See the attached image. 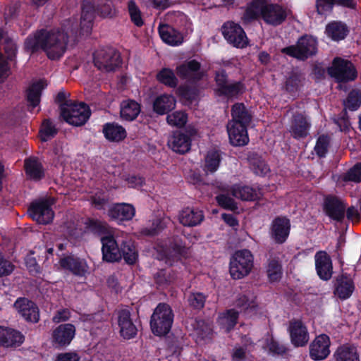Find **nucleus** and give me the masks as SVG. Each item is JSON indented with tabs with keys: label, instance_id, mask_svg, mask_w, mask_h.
Wrapping results in <instances>:
<instances>
[{
	"label": "nucleus",
	"instance_id": "obj_32",
	"mask_svg": "<svg viewBox=\"0 0 361 361\" xmlns=\"http://www.w3.org/2000/svg\"><path fill=\"white\" fill-rule=\"evenodd\" d=\"M26 176L32 180H39L44 176V169L40 161L35 157L25 160Z\"/></svg>",
	"mask_w": 361,
	"mask_h": 361
},
{
	"label": "nucleus",
	"instance_id": "obj_37",
	"mask_svg": "<svg viewBox=\"0 0 361 361\" xmlns=\"http://www.w3.org/2000/svg\"><path fill=\"white\" fill-rule=\"evenodd\" d=\"M140 112V104L133 100H126L121 104V116L126 121L134 120Z\"/></svg>",
	"mask_w": 361,
	"mask_h": 361
},
{
	"label": "nucleus",
	"instance_id": "obj_9",
	"mask_svg": "<svg viewBox=\"0 0 361 361\" xmlns=\"http://www.w3.org/2000/svg\"><path fill=\"white\" fill-rule=\"evenodd\" d=\"M329 73L338 82L353 80L357 77L354 66L348 61L336 58L329 68Z\"/></svg>",
	"mask_w": 361,
	"mask_h": 361
},
{
	"label": "nucleus",
	"instance_id": "obj_3",
	"mask_svg": "<svg viewBox=\"0 0 361 361\" xmlns=\"http://www.w3.org/2000/svg\"><path fill=\"white\" fill-rule=\"evenodd\" d=\"M173 321V314L169 305L159 304L151 317L150 326L154 335L161 336L168 334Z\"/></svg>",
	"mask_w": 361,
	"mask_h": 361
},
{
	"label": "nucleus",
	"instance_id": "obj_54",
	"mask_svg": "<svg viewBox=\"0 0 361 361\" xmlns=\"http://www.w3.org/2000/svg\"><path fill=\"white\" fill-rule=\"evenodd\" d=\"M80 356L75 351H68L56 353L52 361H80Z\"/></svg>",
	"mask_w": 361,
	"mask_h": 361
},
{
	"label": "nucleus",
	"instance_id": "obj_40",
	"mask_svg": "<svg viewBox=\"0 0 361 361\" xmlns=\"http://www.w3.org/2000/svg\"><path fill=\"white\" fill-rule=\"evenodd\" d=\"M221 162V155L217 150L209 151L204 158L203 169L206 173H214L219 167Z\"/></svg>",
	"mask_w": 361,
	"mask_h": 361
},
{
	"label": "nucleus",
	"instance_id": "obj_28",
	"mask_svg": "<svg viewBox=\"0 0 361 361\" xmlns=\"http://www.w3.org/2000/svg\"><path fill=\"white\" fill-rule=\"evenodd\" d=\"M159 32L161 39L171 46H178L183 41V35L168 25H160Z\"/></svg>",
	"mask_w": 361,
	"mask_h": 361
},
{
	"label": "nucleus",
	"instance_id": "obj_43",
	"mask_svg": "<svg viewBox=\"0 0 361 361\" xmlns=\"http://www.w3.org/2000/svg\"><path fill=\"white\" fill-rule=\"evenodd\" d=\"M121 255L125 261L130 264H134L137 259V251L134 244L129 241L123 243L121 247Z\"/></svg>",
	"mask_w": 361,
	"mask_h": 361
},
{
	"label": "nucleus",
	"instance_id": "obj_44",
	"mask_svg": "<svg viewBox=\"0 0 361 361\" xmlns=\"http://www.w3.org/2000/svg\"><path fill=\"white\" fill-rule=\"evenodd\" d=\"M157 78L160 82L171 87H176L178 83V80L174 73L169 68H163L157 74Z\"/></svg>",
	"mask_w": 361,
	"mask_h": 361
},
{
	"label": "nucleus",
	"instance_id": "obj_22",
	"mask_svg": "<svg viewBox=\"0 0 361 361\" xmlns=\"http://www.w3.org/2000/svg\"><path fill=\"white\" fill-rule=\"evenodd\" d=\"M177 74L183 78L200 80L204 75V72L200 70V63L196 60L185 61L176 68Z\"/></svg>",
	"mask_w": 361,
	"mask_h": 361
},
{
	"label": "nucleus",
	"instance_id": "obj_23",
	"mask_svg": "<svg viewBox=\"0 0 361 361\" xmlns=\"http://www.w3.org/2000/svg\"><path fill=\"white\" fill-rule=\"evenodd\" d=\"M310 123L302 114H295L292 120L290 133L295 138L305 137L307 135Z\"/></svg>",
	"mask_w": 361,
	"mask_h": 361
},
{
	"label": "nucleus",
	"instance_id": "obj_24",
	"mask_svg": "<svg viewBox=\"0 0 361 361\" xmlns=\"http://www.w3.org/2000/svg\"><path fill=\"white\" fill-rule=\"evenodd\" d=\"M178 219L185 226H195L203 221L204 214L198 209L187 207L180 212Z\"/></svg>",
	"mask_w": 361,
	"mask_h": 361
},
{
	"label": "nucleus",
	"instance_id": "obj_47",
	"mask_svg": "<svg viewBox=\"0 0 361 361\" xmlns=\"http://www.w3.org/2000/svg\"><path fill=\"white\" fill-rule=\"evenodd\" d=\"M251 343L245 344L243 346H235L233 349L232 357L234 361H244L247 358L249 352L252 350Z\"/></svg>",
	"mask_w": 361,
	"mask_h": 361
},
{
	"label": "nucleus",
	"instance_id": "obj_38",
	"mask_svg": "<svg viewBox=\"0 0 361 361\" xmlns=\"http://www.w3.org/2000/svg\"><path fill=\"white\" fill-rule=\"evenodd\" d=\"M238 312L234 310H229L221 313L218 319V324L224 332H228L233 329L238 319Z\"/></svg>",
	"mask_w": 361,
	"mask_h": 361
},
{
	"label": "nucleus",
	"instance_id": "obj_17",
	"mask_svg": "<svg viewBox=\"0 0 361 361\" xmlns=\"http://www.w3.org/2000/svg\"><path fill=\"white\" fill-rule=\"evenodd\" d=\"M247 126L228 123L227 131L230 142L234 146H243L248 143Z\"/></svg>",
	"mask_w": 361,
	"mask_h": 361
},
{
	"label": "nucleus",
	"instance_id": "obj_6",
	"mask_svg": "<svg viewBox=\"0 0 361 361\" xmlns=\"http://www.w3.org/2000/svg\"><path fill=\"white\" fill-rule=\"evenodd\" d=\"M54 203L52 198L36 201L30 205L29 215L38 224H48L54 219V213L50 207Z\"/></svg>",
	"mask_w": 361,
	"mask_h": 361
},
{
	"label": "nucleus",
	"instance_id": "obj_31",
	"mask_svg": "<svg viewBox=\"0 0 361 361\" xmlns=\"http://www.w3.org/2000/svg\"><path fill=\"white\" fill-rule=\"evenodd\" d=\"M355 289L354 283L351 278L342 276L337 279L334 294L342 300L348 298Z\"/></svg>",
	"mask_w": 361,
	"mask_h": 361
},
{
	"label": "nucleus",
	"instance_id": "obj_61",
	"mask_svg": "<svg viewBox=\"0 0 361 361\" xmlns=\"http://www.w3.org/2000/svg\"><path fill=\"white\" fill-rule=\"evenodd\" d=\"M71 317V312L68 309H60L56 312L52 317L53 322L59 324L68 321Z\"/></svg>",
	"mask_w": 361,
	"mask_h": 361
},
{
	"label": "nucleus",
	"instance_id": "obj_52",
	"mask_svg": "<svg viewBox=\"0 0 361 361\" xmlns=\"http://www.w3.org/2000/svg\"><path fill=\"white\" fill-rule=\"evenodd\" d=\"M236 305L245 310L248 316H252L255 312L257 307L254 300H250L246 296H243L238 299Z\"/></svg>",
	"mask_w": 361,
	"mask_h": 361
},
{
	"label": "nucleus",
	"instance_id": "obj_36",
	"mask_svg": "<svg viewBox=\"0 0 361 361\" xmlns=\"http://www.w3.org/2000/svg\"><path fill=\"white\" fill-rule=\"evenodd\" d=\"M336 361H360L357 348L354 345H343L335 353Z\"/></svg>",
	"mask_w": 361,
	"mask_h": 361
},
{
	"label": "nucleus",
	"instance_id": "obj_12",
	"mask_svg": "<svg viewBox=\"0 0 361 361\" xmlns=\"http://www.w3.org/2000/svg\"><path fill=\"white\" fill-rule=\"evenodd\" d=\"M330 339L325 334L317 336L310 345V356L315 360H323L330 354Z\"/></svg>",
	"mask_w": 361,
	"mask_h": 361
},
{
	"label": "nucleus",
	"instance_id": "obj_11",
	"mask_svg": "<svg viewBox=\"0 0 361 361\" xmlns=\"http://www.w3.org/2000/svg\"><path fill=\"white\" fill-rule=\"evenodd\" d=\"M75 327L73 324L67 323L59 325L51 333V343L55 348L68 346L75 336Z\"/></svg>",
	"mask_w": 361,
	"mask_h": 361
},
{
	"label": "nucleus",
	"instance_id": "obj_51",
	"mask_svg": "<svg viewBox=\"0 0 361 361\" xmlns=\"http://www.w3.org/2000/svg\"><path fill=\"white\" fill-rule=\"evenodd\" d=\"M253 171L259 176H265L269 172V167L261 158L250 159Z\"/></svg>",
	"mask_w": 361,
	"mask_h": 361
},
{
	"label": "nucleus",
	"instance_id": "obj_8",
	"mask_svg": "<svg viewBox=\"0 0 361 361\" xmlns=\"http://www.w3.org/2000/svg\"><path fill=\"white\" fill-rule=\"evenodd\" d=\"M121 56L113 49H101L94 54V63L98 69L109 72L121 64Z\"/></svg>",
	"mask_w": 361,
	"mask_h": 361
},
{
	"label": "nucleus",
	"instance_id": "obj_26",
	"mask_svg": "<svg viewBox=\"0 0 361 361\" xmlns=\"http://www.w3.org/2000/svg\"><path fill=\"white\" fill-rule=\"evenodd\" d=\"M94 16V7L90 2L84 3L80 23V33L81 35H87L90 33Z\"/></svg>",
	"mask_w": 361,
	"mask_h": 361
},
{
	"label": "nucleus",
	"instance_id": "obj_39",
	"mask_svg": "<svg viewBox=\"0 0 361 361\" xmlns=\"http://www.w3.org/2000/svg\"><path fill=\"white\" fill-rule=\"evenodd\" d=\"M337 4L348 8H355L356 3L354 0H317V11L324 14L331 9L333 5Z\"/></svg>",
	"mask_w": 361,
	"mask_h": 361
},
{
	"label": "nucleus",
	"instance_id": "obj_46",
	"mask_svg": "<svg viewBox=\"0 0 361 361\" xmlns=\"http://www.w3.org/2000/svg\"><path fill=\"white\" fill-rule=\"evenodd\" d=\"M343 104L345 109L356 110L361 105V92L357 90L351 91Z\"/></svg>",
	"mask_w": 361,
	"mask_h": 361
},
{
	"label": "nucleus",
	"instance_id": "obj_7",
	"mask_svg": "<svg viewBox=\"0 0 361 361\" xmlns=\"http://www.w3.org/2000/svg\"><path fill=\"white\" fill-rule=\"evenodd\" d=\"M317 51V40L311 36L301 37L295 47L292 46L282 50L291 56L299 59H305L315 54Z\"/></svg>",
	"mask_w": 361,
	"mask_h": 361
},
{
	"label": "nucleus",
	"instance_id": "obj_16",
	"mask_svg": "<svg viewBox=\"0 0 361 361\" xmlns=\"http://www.w3.org/2000/svg\"><path fill=\"white\" fill-rule=\"evenodd\" d=\"M288 330L291 342L295 346H304L308 342L309 334L306 326L301 321H291Z\"/></svg>",
	"mask_w": 361,
	"mask_h": 361
},
{
	"label": "nucleus",
	"instance_id": "obj_19",
	"mask_svg": "<svg viewBox=\"0 0 361 361\" xmlns=\"http://www.w3.org/2000/svg\"><path fill=\"white\" fill-rule=\"evenodd\" d=\"M176 99L170 94L157 96L152 102V109L158 115H164L176 108Z\"/></svg>",
	"mask_w": 361,
	"mask_h": 361
},
{
	"label": "nucleus",
	"instance_id": "obj_18",
	"mask_svg": "<svg viewBox=\"0 0 361 361\" xmlns=\"http://www.w3.org/2000/svg\"><path fill=\"white\" fill-rule=\"evenodd\" d=\"M101 240L102 243L103 259L105 261L112 262L118 261L121 258V251L113 236H103Z\"/></svg>",
	"mask_w": 361,
	"mask_h": 361
},
{
	"label": "nucleus",
	"instance_id": "obj_58",
	"mask_svg": "<svg viewBox=\"0 0 361 361\" xmlns=\"http://www.w3.org/2000/svg\"><path fill=\"white\" fill-rule=\"evenodd\" d=\"M88 271V267L84 259L77 258L74 267H71V272L75 275L83 276Z\"/></svg>",
	"mask_w": 361,
	"mask_h": 361
},
{
	"label": "nucleus",
	"instance_id": "obj_45",
	"mask_svg": "<svg viewBox=\"0 0 361 361\" xmlns=\"http://www.w3.org/2000/svg\"><path fill=\"white\" fill-rule=\"evenodd\" d=\"M13 334L15 337L16 341H21V336L16 332L15 329L7 328L3 326H0V345L4 346L6 348H9V345H12L13 342L6 338V336H8V334Z\"/></svg>",
	"mask_w": 361,
	"mask_h": 361
},
{
	"label": "nucleus",
	"instance_id": "obj_56",
	"mask_svg": "<svg viewBox=\"0 0 361 361\" xmlns=\"http://www.w3.org/2000/svg\"><path fill=\"white\" fill-rule=\"evenodd\" d=\"M329 143V138L327 136L322 135L319 137L314 150L319 157H324L325 155Z\"/></svg>",
	"mask_w": 361,
	"mask_h": 361
},
{
	"label": "nucleus",
	"instance_id": "obj_63",
	"mask_svg": "<svg viewBox=\"0 0 361 361\" xmlns=\"http://www.w3.org/2000/svg\"><path fill=\"white\" fill-rule=\"evenodd\" d=\"M264 348L268 349L270 352L278 354L285 350V348L279 345L272 337L267 339V343Z\"/></svg>",
	"mask_w": 361,
	"mask_h": 361
},
{
	"label": "nucleus",
	"instance_id": "obj_57",
	"mask_svg": "<svg viewBox=\"0 0 361 361\" xmlns=\"http://www.w3.org/2000/svg\"><path fill=\"white\" fill-rule=\"evenodd\" d=\"M216 201L220 206L225 209L233 211L238 208L235 202L224 195L217 196Z\"/></svg>",
	"mask_w": 361,
	"mask_h": 361
},
{
	"label": "nucleus",
	"instance_id": "obj_55",
	"mask_svg": "<svg viewBox=\"0 0 361 361\" xmlns=\"http://www.w3.org/2000/svg\"><path fill=\"white\" fill-rule=\"evenodd\" d=\"M56 159L61 164H65L68 159V149L66 145L63 144H57L54 149Z\"/></svg>",
	"mask_w": 361,
	"mask_h": 361
},
{
	"label": "nucleus",
	"instance_id": "obj_64",
	"mask_svg": "<svg viewBox=\"0 0 361 361\" xmlns=\"http://www.w3.org/2000/svg\"><path fill=\"white\" fill-rule=\"evenodd\" d=\"M178 93L183 99L187 101H192L197 95L195 90L188 89L185 87H180L178 89Z\"/></svg>",
	"mask_w": 361,
	"mask_h": 361
},
{
	"label": "nucleus",
	"instance_id": "obj_5",
	"mask_svg": "<svg viewBox=\"0 0 361 361\" xmlns=\"http://www.w3.org/2000/svg\"><path fill=\"white\" fill-rule=\"evenodd\" d=\"M61 114L69 124L79 126L85 124L90 116L89 107L83 103L66 102L61 106Z\"/></svg>",
	"mask_w": 361,
	"mask_h": 361
},
{
	"label": "nucleus",
	"instance_id": "obj_1",
	"mask_svg": "<svg viewBox=\"0 0 361 361\" xmlns=\"http://www.w3.org/2000/svg\"><path fill=\"white\" fill-rule=\"evenodd\" d=\"M77 27V23L68 20L63 23L61 29L42 30L27 38L25 49L34 52L41 48L49 59H58L66 50L69 33L73 32Z\"/></svg>",
	"mask_w": 361,
	"mask_h": 361
},
{
	"label": "nucleus",
	"instance_id": "obj_48",
	"mask_svg": "<svg viewBox=\"0 0 361 361\" xmlns=\"http://www.w3.org/2000/svg\"><path fill=\"white\" fill-rule=\"evenodd\" d=\"M56 134V130L52 123L49 121H44L39 131L41 140L46 142L52 138Z\"/></svg>",
	"mask_w": 361,
	"mask_h": 361
},
{
	"label": "nucleus",
	"instance_id": "obj_4",
	"mask_svg": "<svg viewBox=\"0 0 361 361\" xmlns=\"http://www.w3.org/2000/svg\"><path fill=\"white\" fill-rule=\"evenodd\" d=\"M253 256L248 250L236 251L230 260V274L233 279H242L250 274L253 267Z\"/></svg>",
	"mask_w": 361,
	"mask_h": 361
},
{
	"label": "nucleus",
	"instance_id": "obj_35",
	"mask_svg": "<svg viewBox=\"0 0 361 361\" xmlns=\"http://www.w3.org/2000/svg\"><path fill=\"white\" fill-rule=\"evenodd\" d=\"M348 32L346 25L341 22L334 21L326 27V33L328 37L335 41L343 39Z\"/></svg>",
	"mask_w": 361,
	"mask_h": 361
},
{
	"label": "nucleus",
	"instance_id": "obj_59",
	"mask_svg": "<svg viewBox=\"0 0 361 361\" xmlns=\"http://www.w3.org/2000/svg\"><path fill=\"white\" fill-rule=\"evenodd\" d=\"M345 180L360 182L361 180V164L355 165L344 177Z\"/></svg>",
	"mask_w": 361,
	"mask_h": 361
},
{
	"label": "nucleus",
	"instance_id": "obj_33",
	"mask_svg": "<svg viewBox=\"0 0 361 361\" xmlns=\"http://www.w3.org/2000/svg\"><path fill=\"white\" fill-rule=\"evenodd\" d=\"M103 133L106 140L111 142H120L126 137V131L116 123H106L103 127Z\"/></svg>",
	"mask_w": 361,
	"mask_h": 361
},
{
	"label": "nucleus",
	"instance_id": "obj_41",
	"mask_svg": "<svg viewBox=\"0 0 361 361\" xmlns=\"http://www.w3.org/2000/svg\"><path fill=\"white\" fill-rule=\"evenodd\" d=\"M267 274L270 281H277L281 278L282 267L278 258L271 257L269 259Z\"/></svg>",
	"mask_w": 361,
	"mask_h": 361
},
{
	"label": "nucleus",
	"instance_id": "obj_34",
	"mask_svg": "<svg viewBox=\"0 0 361 361\" xmlns=\"http://www.w3.org/2000/svg\"><path fill=\"white\" fill-rule=\"evenodd\" d=\"M46 81L39 80L32 83L27 89V101L32 107H35L39 104L41 92L46 87Z\"/></svg>",
	"mask_w": 361,
	"mask_h": 361
},
{
	"label": "nucleus",
	"instance_id": "obj_25",
	"mask_svg": "<svg viewBox=\"0 0 361 361\" xmlns=\"http://www.w3.org/2000/svg\"><path fill=\"white\" fill-rule=\"evenodd\" d=\"M345 205L341 200L335 197L326 199L324 210L326 214L332 219L341 221L344 217Z\"/></svg>",
	"mask_w": 361,
	"mask_h": 361
},
{
	"label": "nucleus",
	"instance_id": "obj_20",
	"mask_svg": "<svg viewBox=\"0 0 361 361\" xmlns=\"http://www.w3.org/2000/svg\"><path fill=\"white\" fill-rule=\"evenodd\" d=\"M135 214V207L132 204L127 203L115 204L108 211L109 216L118 221L130 220Z\"/></svg>",
	"mask_w": 361,
	"mask_h": 361
},
{
	"label": "nucleus",
	"instance_id": "obj_42",
	"mask_svg": "<svg viewBox=\"0 0 361 361\" xmlns=\"http://www.w3.org/2000/svg\"><path fill=\"white\" fill-rule=\"evenodd\" d=\"M166 122L171 126L182 128L188 122V114L183 111H175L167 115Z\"/></svg>",
	"mask_w": 361,
	"mask_h": 361
},
{
	"label": "nucleus",
	"instance_id": "obj_60",
	"mask_svg": "<svg viewBox=\"0 0 361 361\" xmlns=\"http://www.w3.org/2000/svg\"><path fill=\"white\" fill-rule=\"evenodd\" d=\"M205 298L202 293H192L188 298L190 305L195 308H202L204 306Z\"/></svg>",
	"mask_w": 361,
	"mask_h": 361
},
{
	"label": "nucleus",
	"instance_id": "obj_62",
	"mask_svg": "<svg viewBox=\"0 0 361 361\" xmlns=\"http://www.w3.org/2000/svg\"><path fill=\"white\" fill-rule=\"evenodd\" d=\"M10 75V68L5 57L0 54V82L6 80Z\"/></svg>",
	"mask_w": 361,
	"mask_h": 361
},
{
	"label": "nucleus",
	"instance_id": "obj_21",
	"mask_svg": "<svg viewBox=\"0 0 361 361\" xmlns=\"http://www.w3.org/2000/svg\"><path fill=\"white\" fill-rule=\"evenodd\" d=\"M314 259L317 274L322 280H329L333 273L330 257L326 252L320 251L316 253Z\"/></svg>",
	"mask_w": 361,
	"mask_h": 361
},
{
	"label": "nucleus",
	"instance_id": "obj_53",
	"mask_svg": "<svg viewBox=\"0 0 361 361\" xmlns=\"http://www.w3.org/2000/svg\"><path fill=\"white\" fill-rule=\"evenodd\" d=\"M244 87L240 82L227 83L221 90L220 94L233 97L243 92Z\"/></svg>",
	"mask_w": 361,
	"mask_h": 361
},
{
	"label": "nucleus",
	"instance_id": "obj_13",
	"mask_svg": "<svg viewBox=\"0 0 361 361\" xmlns=\"http://www.w3.org/2000/svg\"><path fill=\"white\" fill-rule=\"evenodd\" d=\"M16 311L25 320L36 323L39 321V313L36 305L26 298H18L13 305Z\"/></svg>",
	"mask_w": 361,
	"mask_h": 361
},
{
	"label": "nucleus",
	"instance_id": "obj_15",
	"mask_svg": "<svg viewBox=\"0 0 361 361\" xmlns=\"http://www.w3.org/2000/svg\"><path fill=\"white\" fill-rule=\"evenodd\" d=\"M117 324L123 338L130 339L137 334V328L131 319L129 310L125 309L118 312Z\"/></svg>",
	"mask_w": 361,
	"mask_h": 361
},
{
	"label": "nucleus",
	"instance_id": "obj_29",
	"mask_svg": "<svg viewBox=\"0 0 361 361\" xmlns=\"http://www.w3.org/2000/svg\"><path fill=\"white\" fill-rule=\"evenodd\" d=\"M231 192L235 197L243 201H254L260 198L262 195L259 191L240 184L234 185L231 188Z\"/></svg>",
	"mask_w": 361,
	"mask_h": 361
},
{
	"label": "nucleus",
	"instance_id": "obj_2",
	"mask_svg": "<svg viewBox=\"0 0 361 361\" xmlns=\"http://www.w3.org/2000/svg\"><path fill=\"white\" fill-rule=\"evenodd\" d=\"M288 14V10L280 5L263 4L261 1H256L247 8L243 18L248 21L260 15L265 23L276 26L286 20Z\"/></svg>",
	"mask_w": 361,
	"mask_h": 361
},
{
	"label": "nucleus",
	"instance_id": "obj_50",
	"mask_svg": "<svg viewBox=\"0 0 361 361\" xmlns=\"http://www.w3.org/2000/svg\"><path fill=\"white\" fill-rule=\"evenodd\" d=\"M128 12L131 19V21L137 26H141L143 25V20L142 18L141 12L133 1L128 3Z\"/></svg>",
	"mask_w": 361,
	"mask_h": 361
},
{
	"label": "nucleus",
	"instance_id": "obj_14",
	"mask_svg": "<svg viewBox=\"0 0 361 361\" xmlns=\"http://www.w3.org/2000/svg\"><path fill=\"white\" fill-rule=\"evenodd\" d=\"M290 229L289 219L285 217H277L271 223L270 235L278 243H284L288 238Z\"/></svg>",
	"mask_w": 361,
	"mask_h": 361
},
{
	"label": "nucleus",
	"instance_id": "obj_27",
	"mask_svg": "<svg viewBox=\"0 0 361 361\" xmlns=\"http://www.w3.org/2000/svg\"><path fill=\"white\" fill-rule=\"evenodd\" d=\"M169 147L174 152L184 154L190 149V138L182 133H174L168 141Z\"/></svg>",
	"mask_w": 361,
	"mask_h": 361
},
{
	"label": "nucleus",
	"instance_id": "obj_30",
	"mask_svg": "<svg viewBox=\"0 0 361 361\" xmlns=\"http://www.w3.org/2000/svg\"><path fill=\"white\" fill-rule=\"evenodd\" d=\"M232 119L228 123H239L248 126L252 120V114L249 109L242 103L235 104L231 109Z\"/></svg>",
	"mask_w": 361,
	"mask_h": 361
},
{
	"label": "nucleus",
	"instance_id": "obj_10",
	"mask_svg": "<svg viewBox=\"0 0 361 361\" xmlns=\"http://www.w3.org/2000/svg\"><path fill=\"white\" fill-rule=\"evenodd\" d=\"M222 33L227 42L237 48H244L248 39L243 29L237 23L227 22L222 27Z\"/></svg>",
	"mask_w": 361,
	"mask_h": 361
},
{
	"label": "nucleus",
	"instance_id": "obj_49",
	"mask_svg": "<svg viewBox=\"0 0 361 361\" xmlns=\"http://www.w3.org/2000/svg\"><path fill=\"white\" fill-rule=\"evenodd\" d=\"M97 11L104 18L112 17L115 14V9L111 0H102L97 5Z\"/></svg>",
	"mask_w": 361,
	"mask_h": 361
}]
</instances>
